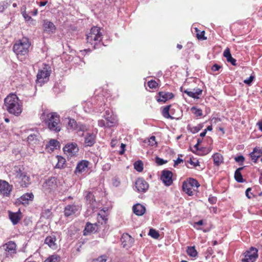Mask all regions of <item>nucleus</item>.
<instances>
[{
  "label": "nucleus",
  "instance_id": "47",
  "mask_svg": "<svg viewBox=\"0 0 262 262\" xmlns=\"http://www.w3.org/2000/svg\"><path fill=\"white\" fill-rule=\"evenodd\" d=\"M156 162L159 165H162L167 162L166 161H164L163 159L160 158L159 157H157L156 158Z\"/></svg>",
  "mask_w": 262,
  "mask_h": 262
},
{
  "label": "nucleus",
  "instance_id": "20",
  "mask_svg": "<svg viewBox=\"0 0 262 262\" xmlns=\"http://www.w3.org/2000/svg\"><path fill=\"white\" fill-rule=\"evenodd\" d=\"M9 217L13 225L17 224L21 219V214L20 212H9Z\"/></svg>",
  "mask_w": 262,
  "mask_h": 262
},
{
  "label": "nucleus",
  "instance_id": "55",
  "mask_svg": "<svg viewBox=\"0 0 262 262\" xmlns=\"http://www.w3.org/2000/svg\"><path fill=\"white\" fill-rule=\"evenodd\" d=\"M254 77L253 76H251L249 78L247 79H245L244 80V82L246 84H247L248 85L250 84L251 83L253 80Z\"/></svg>",
  "mask_w": 262,
  "mask_h": 262
},
{
  "label": "nucleus",
  "instance_id": "16",
  "mask_svg": "<svg viewBox=\"0 0 262 262\" xmlns=\"http://www.w3.org/2000/svg\"><path fill=\"white\" fill-rule=\"evenodd\" d=\"M89 162L86 160H82L79 162L76 166L75 173L76 174L84 172L87 169Z\"/></svg>",
  "mask_w": 262,
  "mask_h": 262
},
{
  "label": "nucleus",
  "instance_id": "50",
  "mask_svg": "<svg viewBox=\"0 0 262 262\" xmlns=\"http://www.w3.org/2000/svg\"><path fill=\"white\" fill-rule=\"evenodd\" d=\"M203 225V221L202 220H200L197 222H195L194 223L193 227L194 228L196 229L197 230H200L201 228H199V226H201Z\"/></svg>",
  "mask_w": 262,
  "mask_h": 262
},
{
  "label": "nucleus",
  "instance_id": "5",
  "mask_svg": "<svg viewBox=\"0 0 262 262\" xmlns=\"http://www.w3.org/2000/svg\"><path fill=\"white\" fill-rule=\"evenodd\" d=\"M102 33L100 29L97 27H93L91 28L89 33L86 35L87 42L92 45H95L102 40Z\"/></svg>",
  "mask_w": 262,
  "mask_h": 262
},
{
  "label": "nucleus",
  "instance_id": "42",
  "mask_svg": "<svg viewBox=\"0 0 262 262\" xmlns=\"http://www.w3.org/2000/svg\"><path fill=\"white\" fill-rule=\"evenodd\" d=\"M193 93L194 94V96H195V98H199L198 96L201 95L202 93V90L200 89H194L192 91Z\"/></svg>",
  "mask_w": 262,
  "mask_h": 262
},
{
  "label": "nucleus",
  "instance_id": "4",
  "mask_svg": "<svg viewBox=\"0 0 262 262\" xmlns=\"http://www.w3.org/2000/svg\"><path fill=\"white\" fill-rule=\"evenodd\" d=\"M30 43L27 38L24 37L18 40L13 46V51L17 57L22 60L28 54Z\"/></svg>",
  "mask_w": 262,
  "mask_h": 262
},
{
  "label": "nucleus",
  "instance_id": "21",
  "mask_svg": "<svg viewBox=\"0 0 262 262\" xmlns=\"http://www.w3.org/2000/svg\"><path fill=\"white\" fill-rule=\"evenodd\" d=\"M43 26L44 30L49 33L54 32L56 29L55 26L54 24L48 20H44Z\"/></svg>",
  "mask_w": 262,
  "mask_h": 262
},
{
  "label": "nucleus",
  "instance_id": "62",
  "mask_svg": "<svg viewBox=\"0 0 262 262\" xmlns=\"http://www.w3.org/2000/svg\"><path fill=\"white\" fill-rule=\"evenodd\" d=\"M174 95L172 93H166L167 100L170 99L173 97Z\"/></svg>",
  "mask_w": 262,
  "mask_h": 262
},
{
  "label": "nucleus",
  "instance_id": "11",
  "mask_svg": "<svg viewBox=\"0 0 262 262\" xmlns=\"http://www.w3.org/2000/svg\"><path fill=\"white\" fill-rule=\"evenodd\" d=\"M63 150L66 154L69 156H75L78 151L79 148L76 143H71L65 146L63 148Z\"/></svg>",
  "mask_w": 262,
  "mask_h": 262
},
{
  "label": "nucleus",
  "instance_id": "58",
  "mask_svg": "<svg viewBox=\"0 0 262 262\" xmlns=\"http://www.w3.org/2000/svg\"><path fill=\"white\" fill-rule=\"evenodd\" d=\"M245 160L244 156L241 155L235 158V160L237 162H243Z\"/></svg>",
  "mask_w": 262,
  "mask_h": 262
},
{
  "label": "nucleus",
  "instance_id": "29",
  "mask_svg": "<svg viewBox=\"0 0 262 262\" xmlns=\"http://www.w3.org/2000/svg\"><path fill=\"white\" fill-rule=\"evenodd\" d=\"M187 254L192 257H195L198 255V252L195 250V248L194 246L193 247H188L187 249Z\"/></svg>",
  "mask_w": 262,
  "mask_h": 262
},
{
  "label": "nucleus",
  "instance_id": "61",
  "mask_svg": "<svg viewBox=\"0 0 262 262\" xmlns=\"http://www.w3.org/2000/svg\"><path fill=\"white\" fill-rule=\"evenodd\" d=\"M125 144H123V143H121V150L120 151V155H123L124 152V151H125Z\"/></svg>",
  "mask_w": 262,
  "mask_h": 262
},
{
  "label": "nucleus",
  "instance_id": "52",
  "mask_svg": "<svg viewBox=\"0 0 262 262\" xmlns=\"http://www.w3.org/2000/svg\"><path fill=\"white\" fill-rule=\"evenodd\" d=\"M98 125L100 127H108L106 126V120L101 119L98 121Z\"/></svg>",
  "mask_w": 262,
  "mask_h": 262
},
{
  "label": "nucleus",
  "instance_id": "48",
  "mask_svg": "<svg viewBox=\"0 0 262 262\" xmlns=\"http://www.w3.org/2000/svg\"><path fill=\"white\" fill-rule=\"evenodd\" d=\"M94 260L95 262H106V257L105 256H101L96 259H94Z\"/></svg>",
  "mask_w": 262,
  "mask_h": 262
},
{
  "label": "nucleus",
  "instance_id": "56",
  "mask_svg": "<svg viewBox=\"0 0 262 262\" xmlns=\"http://www.w3.org/2000/svg\"><path fill=\"white\" fill-rule=\"evenodd\" d=\"M184 93L187 94L189 97H191L193 98H195V96H194V94L192 91H188L187 90L184 91Z\"/></svg>",
  "mask_w": 262,
  "mask_h": 262
},
{
  "label": "nucleus",
  "instance_id": "53",
  "mask_svg": "<svg viewBox=\"0 0 262 262\" xmlns=\"http://www.w3.org/2000/svg\"><path fill=\"white\" fill-rule=\"evenodd\" d=\"M223 55L226 58L227 57H230V56L231 55L230 51V49L229 48H227L225 50Z\"/></svg>",
  "mask_w": 262,
  "mask_h": 262
},
{
  "label": "nucleus",
  "instance_id": "30",
  "mask_svg": "<svg viewBox=\"0 0 262 262\" xmlns=\"http://www.w3.org/2000/svg\"><path fill=\"white\" fill-rule=\"evenodd\" d=\"M60 260V257L57 254H53L49 256L44 262H58Z\"/></svg>",
  "mask_w": 262,
  "mask_h": 262
},
{
  "label": "nucleus",
  "instance_id": "54",
  "mask_svg": "<svg viewBox=\"0 0 262 262\" xmlns=\"http://www.w3.org/2000/svg\"><path fill=\"white\" fill-rule=\"evenodd\" d=\"M50 145L54 147H57L58 145L59 142L56 140H51L49 142Z\"/></svg>",
  "mask_w": 262,
  "mask_h": 262
},
{
  "label": "nucleus",
  "instance_id": "35",
  "mask_svg": "<svg viewBox=\"0 0 262 262\" xmlns=\"http://www.w3.org/2000/svg\"><path fill=\"white\" fill-rule=\"evenodd\" d=\"M85 197L86 201L89 202L90 204L92 205L93 203L95 202L94 195L93 194V193L91 192H88Z\"/></svg>",
  "mask_w": 262,
  "mask_h": 262
},
{
  "label": "nucleus",
  "instance_id": "22",
  "mask_svg": "<svg viewBox=\"0 0 262 262\" xmlns=\"http://www.w3.org/2000/svg\"><path fill=\"white\" fill-rule=\"evenodd\" d=\"M133 210L134 213L137 215H142L146 210L145 207L140 204L135 205L133 207Z\"/></svg>",
  "mask_w": 262,
  "mask_h": 262
},
{
  "label": "nucleus",
  "instance_id": "34",
  "mask_svg": "<svg viewBox=\"0 0 262 262\" xmlns=\"http://www.w3.org/2000/svg\"><path fill=\"white\" fill-rule=\"evenodd\" d=\"M57 159L58 160V163L56 165V167L58 168H62L66 162V160L60 156H57Z\"/></svg>",
  "mask_w": 262,
  "mask_h": 262
},
{
  "label": "nucleus",
  "instance_id": "25",
  "mask_svg": "<svg viewBox=\"0 0 262 262\" xmlns=\"http://www.w3.org/2000/svg\"><path fill=\"white\" fill-rule=\"evenodd\" d=\"M105 119L106 122V126L108 127L114 126L117 123V120L116 117L113 116H108L107 117H105Z\"/></svg>",
  "mask_w": 262,
  "mask_h": 262
},
{
  "label": "nucleus",
  "instance_id": "28",
  "mask_svg": "<svg viewBox=\"0 0 262 262\" xmlns=\"http://www.w3.org/2000/svg\"><path fill=\"white\" fill-rule=\"evenodd\" d=\"M28 142L30 144H36L38 142L37 136L35 134L30 135L28 137Z\"/></svg>",
  "mask_w": 262,
  "mask_h": 262
},
{
  "label": "nucleus",
  "instance_id": "32",
  "mask_svg": "<svg viewBox=\"0 0 262 262\" xmlns=\"http://www.w3.org/2000/svg\"><path fill=\"white\" fill-rule=\"evenodd\" d=\"M170 107H171L170 105H167V106H165V107H164V108L163 110L162 114H163V116L166 118H170V119L173 118L169 114V109H170Z\"/></svg>",
  "mask_w": 262,
  "mask_h": 262
},
{
  "label": "nucleus",
  "instance_id": "38",
  "mask_svg": "<svg viewBox=\"0 0 262 262\" xmlns=\"http://www.w3.org/2000/svg\"><path fill=\"white\" fill-rule=\"evenodd\" d=\"M68 125L71 129H75L77 128L78 124L74 119H70L69 121Z\"/></svg>",
  "mask_w": 262,
  "mask_h": 262
},
{
  "label": "nucleus",
  "instance_id": "36",
  "mask_svg": "<svg viewBox=\"0 0 262 262\" xmlns=\"http://www.w3.org/2000/svg\"><path fill=\"white\" fill-rule=\"evenodd\" d=\"M196 32V37L198 39L200 40H205L206 39V37H205V31H203L200 32L199 30L196 28L195 29Z\"/></svg>",
  "mask_w": 262,
  "mask_h": 262
},
{
  "label": "nucleus",
  "instance_id": "41",
  "mask_svg": "<svg viewBox=\"0 0 262 262\" xmlns=\"http://www.w3.org/2000/svg\"><path fill=\"white\" fill-rule=\"evenodd\" d=\"M191 111L193 113L196 115V116H201L203 115L201 110L198 109L194 106L191 108Z\"/></svg>",
  "mask_w": 262,
  "mask_h": 262
},
{
  "label": "nucleus",
  "instance_id": "19",
  "mask_svg": "<svg viewBox=\"0 0 262 262\" xmlns=\"http://www.w3.org/2000/svg\"><path fill=\"white\" fill-rule=\"evenodd\" d=\"M56 238L55 236H47L45 241V243L53 250L57 249V244L56 243Z\"/></svg>",
  "mask_w": 262,
  "mask_h": 262
},
{
  "label": "nucleus",
  "instance_id": "57",
  "mask_svg": "<svg viewBox=\"0 0 262 262\" xmlns=\"http://www.w3.org/2000/svg\"><path fill=\"white\" fill-rule=\"evenodd\" d=\"M222 68L221 66L217 64H214L211 68V69L213 71L215 72V71H219L221 68Z\"/></svg>",
  "mask_w": 262,
  "mask_h": 262
},
{
  "label": "nucleus",
  "instance_id": "13",
  "mask_svg": "<svg viewBox=\"0 0 262 262\" xmlns=\"http://www.w3.org/2000/svg\"><path fill=\"white\" fill-rule=\"evenodd\" d=\"M12 190V186L5 181L0 180V194L8 196Z\"/></svg>",
  "mask_w": 262,
  "mask_h": 262
},
{
  "label": "nucleus",
  "instance_id": "18",
  "mask_svg": "<svg viewBox=\"0 0 262 262\" xmlns=\"http://www.w3.org/2000/svg\"><path fill=\"white\" fill-rule=\"evenodd\" d=\"M34 198V195L32 193H26L23 195L18 199V201L23 205H27L30 201H32Z\"/></svg>",
  "mask_w": 262,
  "mask_h": 262
},
{
  "label": "nucleus",
  "instance_id": "9",
  "mask_svg": "<svg viewBox=\"0 0 262 262\" xmlns=\"http://www.w3.org/2000/svg\"><path fill=\"white\" fill-rule=\"evenodd\" d=\"M137 191L139 192H145L149 187V185L143 178L137 179L135 183Z\"/></svg>",
  "mask_w": 262,
  "mask_h": 262
},
{
  "label": "nucleus",
  "instance_id": "37",
  "mask_svg": "<svg viewBox=\"0 0 262 262\" xmlns=\"http://www.w3.org/2000/svg\"><path fill=\"white\" fill-rule=\"evenodd\" d=\"M148 234L155 239H158L160 236L159 232L154 229L149 230Z\"/></svg>",
  "mask_w": 262,
  "mask_h": 262
},
{
  "label": "nucleus",
  "instance_id": "59",
  "mask_svg": "<svg viewBox=\"0 0 262 262\" xmlns=\"http://www.w3.org/2000/svg\"><path fill=\"white\" fill-rule=\"evenodd\" d=\"M251 190V188H248L247 189L246 191V195L248 199H251L252 198V194L250 193V191Z\"/></svg>",
  "mask_w": 262,
  "mask_h": 262
},
{
  "label": "nucleus",
  "instance_id": "3",
  "mask_svg": "<svg viewBox=\"0 0 262 262\" xmlns=\"http://www.w3.org/2000/svg\"><path fill=\"white\" fill-rule=\"evenodd\" d=\"M11 172L21 187H27L31 184L30 178L25 171L23 166H15L12 168Z\"/></svg>",
  "mask_w": 262,
  "mask_h": 262
},
{
  "label": "nucleus",
  "instance_id": "17",
  "mask_svg": "<svg viewBox=\"0 0 262 262\" xmlns=\"http://www.w3.org/2000/svg\"><path fill=\"white\" fill-rule=\"evenodd\" d=\"M50 73L47 70H39L37 75V82L40 83V85L49 76Z\"/></svg>",
  "mask_w": 262,
  "mask_h": 262
},
{
  "label": "nucleus",
  "instance_id": "60",
  "mask_svg": "<svg viewBox=\"0 0 262 262\" xmlns=\"http://www.w3.org/2000/svg\"><path fill=\"white\" fill-rule=\"evenodd\" d=\"M208 201L209 202L213 204H215L216 202V198H215V197H209V199H208Z\"/></svg>",
  "mask_w": 262,
  "mask_h": 262
},
{
  "label": "nucleus",
  "instance_id": "6",
  "mask_svg": "<svg viewBox=\"0 0 262 262\" xmlns=\"http://www.w3.org/2000/svg\"><path fill=\"white\" fill-rule=\"evenodd\" d=\"M200 186L198 182L194 179L189 178L183 183V191L190 196L193 194V191Z\"/></svg>",
  "mask_w": 262,
  "mask_h": 262
},
{
  "label": "nucleus",
  "instance_id": "10",
  "mask_svg": "<svg viewBox=\"0 0 262 262\" xmlns=\"http://www.w3.org/2000/svg\"><path fill=\"white\" fill-rule=\"evenodd\" d=\"M57 180L55 177H51L46 180L42 184V188L45 191H50L56 187Z\"/></svg>",
  "mask_w": 262,
  "mask_h": 262
},
{
  "label": "nucleus",
  "instance_id": "15",
  "mask_svg": "<svg viewBox=\"0 0 262 262\" xmlns=\"http://www.w3.org/2000/svg\"><path fill=\"white\" fill-rule=\"evenodd\" d=\"M121 241L123 247L127 249L130 247L134 242V238L127 233L122 235Z\"/></svg>",
  "mask_w": 262,
  "mask_h": 262
},
{
  "label": "nucleus",
  "instance_id": "31",
  "mask_svg": "<svg viewBox=\"0 0 262 262\" xmlns=\"http://www.w3.org/2000/svg\"><path fill=\"white\" fill-rule=\"evenodd\" d=\"M156 98L158 102H165L167 101L166 92H160Z\"/></svg>",
  "mask_w": 262,
  "mask_h": 262
},
{
  "label": "nucleus",
  "instance_id": "23",
  "mask_svg": "<svg viewBox=\"0 0 262 262\" xmlns=\"http://www.w3.org/2000/svg\"><path fill=\"white\" fill-rule=\"evenodd\" d=\"M84 142L86 146H92L95 142V135L94 134L88 133L85 137Z\"/></svg>",
  "mask_w": 262,
  "mask_h": 262
},
{
  "label": "nucleus",
  "instance_id": "51",
  "mask_svg": "<svg viewBox=\"0 0 262 262\" xmlns=\"http://www.w3.org/2000/svg\"><path fill=\"white\" fill-rule=\"evenodd\" d=\"M228 62H230L233 66L236 65V60L233 58L231 55L230 57H227L226 58Z\"/></svg>",
  "mask_w": 262,
  "mask_h": 262
},
{
  "label": "nucleus",
  "instance_id": "64",
  "mask_svg": "<svg viewBox=\"0 0 262 262\" xmlns=\"http://www.w3.org/2000/svg\"><path fill=\"white\" fill-rule=\"evenodd\" d=\"M23 16L26 20H29L31 18L26 13H23Z\"/></svg>",
  "mask_w": 262,
  "mask_h": 262
},
{
  "label": "nucleus",
  "instance_id": "24",
  "mask_svg": "<svg viewBox=\"0 0 262 262\" xmlns=\"http://www.w3.org/2000/svg\"><path fill=\"white\" fill-rule=\"evenodd\" d=\"M262 154V151L260 149L256 147L254 148L253 151L250 154L252 160L254 162H256L258 158H259Z\"/></svg>",
  "mask_w": 262,
  "mask_h": 262
},
{
  "label": "nucleus",
  "instance_id": "8",
  "mask_svg": "<svg viewBox=\"0 0 262 262\" xmlns=\"http://www.w3.org/2000/svg\"><path fill=\"white\" fill-rule=\"evenodd\" d=\"M5 251V255L6 257H12L16 253V245L12 241H10L3 245L2 247Z\"/></svg>",
  "mask_w": 262,
  "mask_h": 262
},
{
  "label": "nucleus",
  "instance_id": "63",
  "mask_svg": "<svg viewBox=\"0 0 262 262\" xmlns=\"http://www.w3.org/2000/svg\"><path fill=\"white\" fill-rule=\"evenodd\" d=\"M183 160L182 159H180L179 157L178 158V159L174 161V166H176V165L183 162Z\"/></svg>",
  "mask_w": 262,
  "mask_h": 262
},
{
  "label": "nucleus",
  "instance_id": "46",
  "mask_svg": "<svg viewBox=\"0 0 262 262\" xmlns=\"http://www.w3.org/2000/svg\"><path fill=\"white\" fill-rule=\"evenodd\" d=\"M149 144L151 146H154L157 144V142L156 141V137L155 136H151L148 140Z\"/></svg>",
  "mask_w": 262,
  "mask_h": 262
},
{
  "label": "nucleus",
  "instance_id": "14",
  "mask_svg": "<svg viewBox=\"0 0 262 262\" xmlns=\"http://www.w3.org/2000/svg\"><path fill=\"white\" fill-rule=\"evenodd\" d=\"M80 209V206L78 205H69L64 208V215L66 216H69L75 214Z\"/></svg>",
  "mask_w": 262,
  "mask_h": 262
},
{
  "label": "nucleus",
  "instance_id": "26",
  "mask_svg": "<svg viewBox=\"0 0 262 262\" xmlns=\"http://www.w3.org/2000/svg\"><path fill=\"white\" fill-rule=\"evenodd\" d=\"M214 165L219 166L223 163V157L219 153H215L212 156Z\"/></svg>",
  "mask_w": 262,
  "mask_h": 262
},
{
  "label": "nucleus",
  "instance_id": "33",
  "mask_svg": "<svg viewBox=\"0 0 262 262\" xmlns=\"http://www.w3.org/2000/svg\"><path fill=\"white\" fill-rule=\"evenodd\" d=\"M134 168L138 172H141L143 169V164L141 161H138L134 163Z\"/></svg>",
  "mask_w": 262,
  "mask_h": 262
},
{
  "label": "nucleus",
  "instance_id": "45",
  "mask_svg": "<svg viewBox=\"0 0 262 262\" xmlns=\"http://www.w3.org/2000/svg\"><path fill=\"white\" fill-rule=\"evenodd\" d=\"M158 85V83L155 80H150L148 82V86L151 89L156 88Z\"/></svg>",
  "mask_w": 262,
  "mask_h": 262
},
{
  "label": "nucleus",
  "instance_id": "43",
  "mask_svg": "<svg viewBox=\"0 0 262 262\" xmlns=\"http://www.w3.org/2000/svg\"><path fill=\"white\" fill-rule=\"evenodd\" d=\"M8 7V3L5 2L0 3V12H3Z\"/></svg>",
  "mask_w": 262,
  "mask_h": 262
},
{
  "label": "nucleus",
  "instance_id": "44",
  "mask_svg": "<svg viewBox=\"0 0 262 262\" xmlns=\"http://www.w3.org/2000/svg\"><path fill=\"white\" fill-rule=\"evenodd\" d=\"M75 129L77 130L79 132H80V131L84 132V131L87 130V127L84 125L81 124H78L77 128Z\"/></svg>",
  "mask_w": 262,
  "mask_h": 262
},
{
  "label": "nucleus",
  "instance_id": "12",
  "mask_svg": "<svg viewBox=\"0 0 262 262\" xmlns=\"http://www.w3.org/2000/svg\"><path fill=\"white\" fill-rule=\"evenodd\" d=\"M172 172L164 170L162 172L161 179L166 186H170L172 183Z\"/></svg>",
  "mask_w": 262,
  "mask_h": 262
},
{
  "label": "nucleus",
  "instance_id": "7",
  "mask_svg": "<svg viewBox=\"0 0 262 262\" xmlns=\"http://www.w3.org/2000/svg\"><path fill=\"white\" fill-rule=\"evenodd\" d=\"M257 257V250L252 247L250 250L244 253V257L242 258V262H254Z\"/></svg>",
  "mask_w": 262,
  "mask_h": 262
},
{
  "label": "nucleus",
  "instance_id": "49",
  "mask_svg": "<svg viewBox=\"0 0 262 262\" xmlns=\"http://www.w3.org/2000/svg\"><path fill=\"white\" fill-rule=\"evenodd\" d=\"M98 220L99 221V222H100V219L104 222V223H106V221L107 220V219L106 216L104 214H102L101 213L98 214Z\"/></svg>",
  "mask_w": 262,
  "mask_h": 262
},
{
  "label": "nucleus",
  "instance_id": "39",
  "mask_svg": "<svg viewBox=\"0 0 262 262\" xmlns=\"http://www.w3.org/2000/svg\"><path fill=\"white\" fill-rule=\"evenodd\" d=\"M95 230L94 225L91 223H87L85 227L84 231L88 232H91Z\"/></svg>",
  "mask_w": 262,
  "mask_h": 262
},
{
  "label": "nucleus",
  "instance_id": "27",
  "mask_svg": "<svg viewBox=\"0 0 262 262\" xmlns=\"http://www.w3.org/2000/svg\"><path fill=\"white\" fill-rule=\"evenodd\" d=\"M244 168V167H239L237 168L234 173V178L235 180L238 182H243V179L242 175L241 173V171Z\"/></svg>",
  "mask_w": 262,
  "mask_h": 262
},
{
  "label": "nucleus",
  "instance_id": "40",
  "mask_svg": "<svg viewBox=\"0 0 262 262\" xmlns=\"http://www.w3.org/2000/svg\"><path fill=\"white\" fill-rule=\"evenodd\" d=\"M201 126L200 125H199L196 126H192L191 127L190 126H188V128L190 130L191 133L193 134H195L196 133H198L201 128Z\"/></svg>",
  "mask_w": 262,
  "mask_h": 262
},
{
  "label": "nucleus",
  "instance_id": "2",
  "mask_svg": "<svg viewBox=\"0 0 262 262\" xmlns=\"http://www.w3.org/2000/svg\"><path fill=\"white\" fill-rule=\"evenodd\" d=\"M40 119L46 123L50 130L56 132L60 130L59 116L56 113H48L44 112L41 115Z\"/></svg>",
  "mask_w": 262,
  "mask_h": 262
},
{
  "label": "nucleus",
  "instance_id": "1",
  "mask_svg": "<svg viewBox=\"0 0 262 262\" xmlns=\"http://www.w3.org/2000/svg\"><path fill=\"white\" fill-rule=\"evenodd\" d=\"M5 109L11 114L19 116L22 112L21 101L15 94H10L4 100Z\"/></svg>",
  "mask_w": 262,
  "mask_h": 262
}]
</instances>
